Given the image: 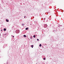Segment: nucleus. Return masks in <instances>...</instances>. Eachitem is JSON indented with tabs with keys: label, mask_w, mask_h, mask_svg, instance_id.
<instances>
[{
	"label": "nucleus",
	"mask_w": 64,
	"mask_h": 64,
	"mask_svg": "<svg viewBox=\"0 0 64 64\" xmlns=\"http://www.w3.org/2000/svg\"><path fill=\"white\" fill-rule=\"evenodd\" d=\"M48 26L46 24H45L44 26V28H46V27H47Z\"/></svg>",
	"instance_id": "2"
},
{
	"label": "nucleus",
	"mask_w": 64,
	"mask_h": 64,
	"mask_svg": "<svg viewBox=\"0 0 64 64\" xmlns=\"http://www.w3.org/2000/svg\"><path fill=\"white\" fill-rule=\"evenodd\" d=\"M22 26H24V24H22Z\"/></svg>",
	"instance_id": "10"
},
{
	"label": "nucleus",
	"mask_w": 64,
	"mask_h": 64,
	"mask_svg": "<svg viewBox=\"0 0 64 64\" xmlns=\"http://www.w3.org/2000/svg\"><path fill=\"white\" fill-rule=\"evenodd\" d=\"M39 46L40 47H41L42 45H41V44H40L39 45Z\"/></svg>",
	"instance_id": "7"
},
{
	"label": "nucleus",
	"mask_w": 64,
	"mask_h": 64,
	"mask_svg": "<svg viewBox=\"0 0 64 64\" xmlns=\"http://www.w3.org/2000/svg\"><path fill=\"white\" fill-rule=\"evenodd\" d=\"M31 47H32V48H33V45H32Z\"/></svg>",
	"instance_id": "9"
},
{
	"label": "nucleus",
	"mask_w": 64,
	"mask_h": 64,
	"mask_svg": "<svg viewBox=\"0 0 64 64\" xmlns=\"http://www.w3.org/2000/svg\"><path fill=\"white\" fill-rule=\"evenodd\" d=\"M44 20L45 19V18H44Z\"/></svg>",
	"instance_id": "16"
},
{
	"label": "nucleus",
	"mask_w": 64,
	"mask_h": 64,
	"mask_svg": "<svg viewBox=\"0 0 64 64\" xmlns=\"http://www.w3.org/2000/svg\"><path fill=\"white\" fill-rule=\"evenodd\" d=\"M6 22H9V20H7V19L6 20Z\"/></svg>",
	"instance_id": "6"
},
{
	"label": "nucleus",
	"mask_w": 64,
	"mask_h": 64,
	"mask_svg": "<svg viewBox=\"0 0 64 64\" xmlns=\"http://www.w3.org/2000/svg\"><path fill=\"white\" fill-rule=\"evenodd\" d=\"M30 39H32V38L31 37L30 38Z\"/></svg>",
	"instance_id": "14"
},
{
	"label": "nucleus",
	"mask_w": 64,
	"mask_h": 64,
	"mask_svg": "<svg viewBox=\"0 0 64 64\" xmlns=\"http://www.w3.org/2000/svg\"><path fill=\"white\" fill-rule=\"evenodd\" d=\"M20 32V30H17L16 31V34H18V33H19Z\"/></svg>",
	"instance_id": "1"
},
{
	"label": "nucleus",
	"mask_w": 64,
	"mask_h": 64,
	"mask_svg": "<svg viewBox=\"0 0 64 64\" xmlns=\"http://www.w3.org/2000/svg\"><path fill=\"white\" fill-rule=\"evenodd\" d=\"M35 37H36L35 35L33 37H34V38H35Z\"/></svg>",
	"instance_id": "8"
},
{
	"label": "nucleus",
	"mask_w": 64,
	"mask_h": 64,
	"mask_svg": "<svg viewBox=\"0 0 64 64\" xmlns=\"http://www.w3.org/2000/svg\"><path fill=\"white\" fill-rule=\"evenodd\" d=\"M4 31H6V28H4Z\"/></svg>",
	"instance_id": "4"
},
{
	"label": "nucleus",
	"mask_w": 64,
	"mask_h": 64,
	"mask_svg": "<svg viewBox=\"0 0 64 64\" xmlns=\"http://www.w3.org/2000/svg\"><path fill=\"white\" fill-rule=\"evenodd\" d=\"M1 31H2V30H1Z\"/></svg>",
	"instance_id": "17"
},
{
	"label": "nucleus",
	"mask_w": 64,
	"mask_h": 64,
	"mask_svg": "<svg viewBox=\"0 0 64 64\" xmlns=\"http://www.w3.org/2000/svg\"><path fill=\"white\" fill-rule=\"evenodd\" d=\"M43 59H44V60H45V58H43Z\"/></svg>",
	"instance_id": "11"
},
{
	"label": "nucleus",
	"mask_w": 64,
	"mask_h": 64,
	"mask_svg": "<svg viewBox=\"0 0 64 64\" xmlns=\"http://www.w3.org/2000/svg\"><path fill=\"white\" fill-rule=\"evenodd\" d=\"M24 37H26V35H24Z\"/></svg>",
	"instance_id": "5"
},
{
	"label": "nucleus",
	"mask_w": 64,
	"mask_h": 64,
	"mask_svg": "<svg viewBox=\"0 0 64 64\" xmlns=\"http://www.w3.org/2000/svg\"><path fill=\"white\" fill-rule=\"evenodd\" d=\"M24 18H25V16H24Z\"/></svg>",
	"instance_id": "15"
},
{
	"label": "nucleus",
	"mask_w": 64,
	"mask_h": 64,
	"mask_svg": "<svg viewBox=\"0 0 64 64\" xmlns=\"http://www.w3.org/2000/svg\"><path fill=\"white\" fill-rule=\"evenodd\" d=\"M13 37H14V36H13Z\"/></svg>",
	"instance_id": "13"
},
{
	"label": "nucleus",
	"mask_w": 64,
	"mask_h": 64,
	"mask_svg": "<svg viewBox=\"0 0 64 64\" xmlns=\"http://www.w3.org/2000/svg\"><path fill=\"white\" fill-rule=\"evenodd\" d=\"M28 28H26V30H28Z\"/></svg>",
	"instance_id": "3"
},
{
	"label": "nucleus",
	"mask_w": 64,
	"mask_h": 64,
	"mask_svg": "<svg viewBox=\"0 0 64 64\" xmlns=\"http://www.w3.org/2000/svg\"><path fill=\"white\" fill-rule=\"evenodd\" d=\"M37 41H39V39H37Z\"/></svg>",
	"instance_id": "12"
}]
</instances>
